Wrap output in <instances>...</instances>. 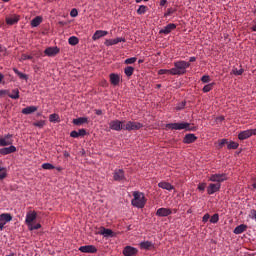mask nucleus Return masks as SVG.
I'll return each instance as SVG.
<instances>
[{
    "label": "nucleus",
    "mask_w": 256,
    "mask_h": 256,
    "mask_svg": "<svg viewBox=\"0 0 256 256\" xmlns=\"http://www.w3.org/2000/svg\"><path fill=\"white\" fill-rule=\"evenodd\" d=\"M166 129L171 131H197V127L189 122L168 123L166 124Z\"/></svg>",
    "instance_id": "nucleus-1"
},
{
    "label": "nucleus",
    "mask_w": 256,
    "mask_h": 256,
    "mask_svg": "<svg viewBox=\"0 0 256 256\" xmlns=\"http://www.w3.org/2000/svg\"><path fill=\"white\" fill-rule=\"evenodd\" d=\"M191 63L185 61L174 62V68H171V75H185Z\"/></svg>",
    "instance_id": "nucleus-2"
},
{
    "label": "nucleus",
    "mask_w": 256,
    "mask_h": 256,
    "mask_svg": "<svg viewBox=\"0 0 256 256\" xmlns=\"http://www.w3.org/2000/svg\"><path fill=\"white\" fill-rule=\"evenodd\" d=\"M133 199L131 201L133 207H137V209H143L145 207V203H147V199H145V194L139 191L133 192Z\"/></svg>",
    "instance_id": "nucleus-3"
},
{
    "label": "nucleus",
    "mask_w": 256,
    "mask_h": 256,
    "mask_svg": "<svg viewBox=\"0 0 256 256\" xmlns=\"http://www.w3.org/2000/svg\"><path fill=\"white\" fill-rule=\"evenodd\" d=\"M228 177L225 173H216L209 176L208 181H212V183H223L224 181H227Z\"/></svg>",
    "instance_id": "nucleus-4"
},
{
    "label": "nucleus",
    "mask_w": 256,
    "mask_h": 256,
    "mask_svg": "<svg viewBox=\"0 0 256 256\" xmlns=\"http://www.w3.org/2000/svg\"><path fill=\"white\" fill-rule=\"evenodd\" d=\"M143 128V124L135 121H128L126 124L124 123V131H139V129Z\"/></svg>",
    "instance_id": "nucleus-5"
},
{
    "label": "nucleus",
    "mask_w": 256,
    "mask_h": 256,
    "mask_svg": "<svg viewBox=\"0 0 256 256\" xmlns=\"http://www.w3.org/2000/svg\"><path fill=\"white\" fill-rule=\"evenodd\" d=\"M124 125L125 121L121 120H111L109 122V128L112 129V131H124Z\"/></svg>",
    "instance_id": "nucleus-6"
},
{
    "label": "nucleus",
    "mask_w": 256,
    "mask_h": 256,
    "mask_svg": "<svg viewBox=\"0 0 256 256\" xmlns=\"http://www.w3.org/2000/svg\"><path fill=\"white\" fill-rule=\"evenodd\" d=\"M11 221H13V216H11L10 213L0 214V225H2L3 229H5V225H7V223H11Z\"/></svg>",
    "instance_id": "nucleus-7"
},
{
    "label": "nucleus",
    "mask_w": 256,
    "mask_h": 256,
    "mask_svg": "<svg viewBox=\"0 0 256 256\" xmlns=\"http://www.w3.org/2000/svg\"><path fill=\"white\" fill-rule=\"evenodd\" d=\"M124 256H137L139 250L133 246H126L122 251Z\"/></svg>",
    "instance_id": "nucleus-8"
},
{
    "label": "nucleus",
    "mask_w": 256,
    "mask_h": 256,
    "mask_svg": "<svg viewBox=\"0 0 256 256\" xmlns=\"http://www.w3.org/2000/svg\"><path fill=\"white\" fill-rule=\"evenodd\" d=\"M218 191H221V184L219 183H210L207 187L208 195H214V193H217Z\"/></svg>",
    "instance_id": "nucleus-9"
},
{
    "label": "nucleus",
    "mask_w": 256,
    "mask_h": 256,
    "mask_svg": "<svg viewBox=\"0 0 256 256\" xmlns=\"http://www.w3.org/2000/svg\"><path fill=\"white\" fill-rule=\"evenodd\" d=\"M175 29H177V25L170 23V24L166 25L164 28H162L159 31V34L160 35H169V33H171V31H175Z\"/></svg>",
    "instance_id": "nucleus-10"
},
{
    "label": "nucleus",
    "mask_w": 256,
    "mask_h": 256,
    "mask_svg": "<svg viewBox=\"0 0 256 256\" xmlns=\"http://www.w3.org/2000/svg\"><path fill=\"white\" fill-rule=\"evenodd\" d=\"M114 181H125V171L123 169H116L113 173Z\"/></svg>",
    "instance_id": "nucleus-11"
},
{
    "label": "nucleus",
    "mask_w": 256,
    "mask_h": 256,
    "mask_svg": "<svg viewBox=\"0 0 256 256\" xmlns=\"http://www.w3.org/2000/svg\"><path fill=\"white\" fill-rule=\"evenodd\" d=\"M35 219H37V212H35V211L27 212L26 220H25L26 225H28V227H29L30 225L33 224V221H35Z\"/></svg>",
    "instance_id": "nucleus-12"
},
{
    "label": "nucleus",
    "mask_w": 256,
    "mask_h": 256,
    "mask_svg": "<svg viewBox=\"0 0 256 256\" xmlns=\"http://www.w3.org/2000/svg\"><path fill=\"white\" fill-rule=\"evenodd\" d=\"M78 250L81 253H97V247L93 245L80 246Z\"/></svg>",
    "instance_id": "nucleus-13"
},
{
    "label": "nucleus",
    "mask_w": 256,
    "mask_h": 256,
    "mask_svg": "<svg viewBox=\"0 0 256 256\" xmlns=\"http://www.w3.org/2000/svg\"><path fill=\"white\" fill-rule=\"evenodd\" d=\"M172 213L173 211L170 208H159L156 211L157 217H169Z\"/></svg>",
    "instance_id": "nucleus-14"
},
{
    "label": "nucleus",
    "mask_w": 256,
    "mask_h": 256,
    "mask_svg": "<svg viewBox=\"0 0 256 256\" xmlns=\"http://www.w3.org/2000/svg\"><path fill=\"white\" fill-rule=\"evenodd\" d=\"M59 51L57 47H48L44 50V54L47 55V57H55V55H58Z\"/></svg>",
    "instance_id": "nucleus-15"
},
{
    "label": "nucleus",
    "mask_w": 256,
    "mask_h": 256,
    "mask_svg": "<svg viewBox=\"0 0 256 256\" xmlns=\"http://www.w3.org/2000/svg\"><path fill=\"white\" fill-rule=\"evenodd\" d=\"M117 43H125V38L108 39L104 42V45L111 47L112 45H117Z\"/></svg>",
    "instance_id": "nucleus-16"
},
{
    "label": "nucleus",
    "mask_w": 256,
    "mask_h": 256,
    "mask_svg": "<svg viewBox=\"0 0 256 256\" xmlns=\"http://www.w3.org/2000/svg\"><path fill=\"white\" fill-rule=\"evenodd\" d=\"M140 249L144 251H150V249H153L155 247V244L151 241H143L139 244Z\"/></svg>",
    "instance_id": "nucleus-17"
},
{
    "label": "nucleus",
    "mask_w": 256,
    "mask_h": 256,
    "mask_svg": "<svg viewBox=\"0 0 256 256\" xmlns=\"http://www.w3.org/2000/svg\"><path fill=\"white\" fill-rule=\"evenodd\" d=\"M85 135H87V130H85L84 128L79 129L78 132L73 130L70 133V137H72L73 139H77L78 137H85Z\"/></svg>",
    "instance_id": "nucleus-18"
},
{
    "label": "nucleus",
    "mask_w": 256,
    "mask_h": 256,
    "mask_svg": "<svg viewBox=\"0 0 256 256\" xmlns=\"http://www.w3.org/2000/svg\"><path fill=\"white\" fill-rule=\"evenodd\" d=\"M16 151L17 147L11 145L10 147L0 149V155H11V153H15Z\"/></svg>",
    "instance_id": "nucleus-19"
},
{
    "label": "nucleus",
    "mask_w": 256,
    "mask_h": 256,
    "mask_svg": "<svg viewBox=\"0 0 256 256\" xmlns=\"http://www.w3.org/2000/svg\"><path fill=\"white\" fill-rule=\"evenodd\" d=\"M196 141H197V136H195V134H186L183 139V143H185L186 145L195 143Z\"/></svg>",
    "instance_id": "nucleus-20"
},
{
    "label": "nucleus",
    "mask_w": 256,
    "mask_h": 256,
    "mask_svg": "<svg viewBox=\"0 0 256 256\" xmlns=\"http://www.w3.org/2000/svg\"><path fill=\"white\" fill-rule=\"evenodd\" d=\"M106 35H109V32H107L105 30H97L93 34L92 39H93V41H97V40L101 39V37H105Z\"/></svg>",
    "instance_id": "nucleus-21"
},
{
    "label": "nucleus",
    "mask_w": 256,
    "mask_h": 256,
    "mask_svg": "<svg viewBox=\"0 0 256 256\" xmlns=\"http://www.w3.org/2000/svg\"><path fill=\"white\" fill-rule=\"evenodd\" d=\"M120 81H121V77L119 76V74H116V73L110 74L111 85L117 86V85H119Z\"/></svg>",
    "instance_id": "nucleus-22"
},
{
    "label": "nucleus",
    "mask_w": 256,
    "mask_h": 256,
    "mask_svg": "<svg viewBox=\"0 0 256 256\" xmlns=\"http://www.w3.org/2000/svg\"><path fill=\"white\" fill-rule=\"evenodd\" d=\"M20 16L19 15H12L10 17H6L7 25H15L19 23Z\"/></svg>",
    "instance_id": "nucleus-23"
},
{
    "label": "nucleus",
    "mask_w": 256,
    "mask_h": 256,
    "mask_svg": "<svg viewBox=\"0 0 256 256\" xmlns=\"http://www.w3.org/2000/svg\"><path fill=\"white\" fill-rule=\"evenodd\" d=\"M99 235H103L104 237H113V230L107 229L105 227H100Z\"/></svg>",
    "instance_id": "nucleus-24"
},
{
    "label": "nucleus",
    "mask_w": 256,
    "mask_h": 256,
    "mask_svg": "<svg viewBox=\"0 0 256 256\" xmlns=\"http://www.w3.org/2000/svg\"><path fill=\"white\" fill-rule=\"evenodd\" d=\"M73 125H76V126H80V125H83L85 123H89V118L87 117H79V118H76L72 121Z\"/></svg>",
    "instance_id": "nucleus-25"
},
{
    "label": "nucleus",
    "mask_w": 256,
    "mask_h": 256,
    "mask_svg": "<svg viewBox=\"0 0 256 256\" xmlns=\"http://www.w3.org/2000/svg\"><path fill=\"white\" fill-rule=\"evenodd\" d=\"M38 109L39 108L37 106H28L22 109V113L23 115H31V113H35V111H38Z\"/></svg>",
    "instance_id": "nucleus-26"
},
{
    "label": "nucleus",
    "mask_w": 256,
    "mask_h": 256,
    "mask_svg": "<svg viewBox=\"0 0 256 256\" xmlns=\"http://www.w3.org/2000/svg\"><path fill=\"white\" fill-rule=\"evenodd\" d=\"M158 187H160V189H165L166 191H173V189H175L169 182H159Z\"/></svg>",
    "instance_id": "nucleus-27"
},
{
    "label": "nucleus",
    "mask_w": 256,
    "mask_h": 256,
    "mask_svg": "<svg viewBox=\"0 0 256 256\" xmlns=\"http://www.w3.org/2000/svg\"><path fill=\"white\" fill-rule=\"evenodd\" d=\"M249 137H251V132H250L249 129L248 130H244V131H242V132H240L238 134V139L240 141H245V139H249Z\"/></svg>",
    "instance_id": "nucleus-28"
},
{
    "label": "nucleus",
    "mask_w": 256,
    "mask_h": 256,
    "mask_svg": "<svg viewBox=\"0 0 256 256\" xmlns=\"http://www.w3.org/2000/svg\"><path fill=\"white\" fill-rule=\"evenodd\" d=\"M245 231H247V225L240 224L234 229L233 233L235 235H241V233H245Z\"/></svg>",
    "instance_id": "nucleus-29"
},
{
    "label": "nucleus",
    "mask_w": 256,
    "mask_h": 256,
    "mask_svg": "<svg viewBox=\"0 0 256 256\" xmlns=\"http://www.w3.org/2000/svg\"><path fill=\"white\" fill-rule=\"evenodd\" d=\"M43 23V18L41 16H36L31 21V27H39Z\"/></svg>",
    "instance_id": "nucleus-30"
},
{
    "label": "nucleus",
    "mask_w": 256,
    "mask_h": 256,
    "mask_svg": "<svg viewBox=\"0 0 256 256\" xmlns=\"http://www.w3.org/2000/svg\"><path fill=\"white\" fill-rule=\"evenodd\" d=\"M13 71H14L15 75H17L19 77V79H24L25 81H27V79H29L27 74L22 73L21 71H19V69L13 68Z\"/></svg>",
    "instance_id": "nucleus-31"
},
{
    "label": "nucleus",
    "mask_w": 256,
    "mask_h": 256,
    "mask_svg": "<svg viewBox=\"0 0 256 256\" xmlns=\"http://www.w3.org/2000/svg\"><path fill=\"white\" fill-rule=\"evenodd\" d=\"M134 72H135V68L133 66H127L124 69V73H125L126 77H131Z\"/></svg>",
    "instance_id": "nucleus-32"
},
{
    "label": "nucleus",
    "mask_w": 256,
    "mask_h": 256,
    "mask_svg": "<svg viewBox=\"0 0 256 256\" xmlns=\"http://www.w3.org/2000/svg\"><path fill=\"white\" fill-rule=\"evenodd\" d=\"M9 145H13V140H7L5 138H0V146L7 147Z\"/></svg>",
    "instance_id": "nucleus-33"
},
{
    "label": "nucleus",
    "mask_w": 256,
    "mask_h": 256,
    "mask_svg": "<svg viewBox=\"0 0 256 256\" xmlns=\"http://www.w3.org/2000/svg\"><path fill=\"white\" fill-rule=\"evenodd\" d=\"M49 121L50 123H59V121H61L59 114H50Z\"/></svg>",
    "instance_id": "nucleus-34"
},
{
    "label": "nucleus",
    "mask_w": 256,
    "mask_h": 256,
    "mask_svg": "<svg viewBox=\"0 0 256 256\" xmlns=\"http://www.w3.org/2000/svg\"><path fill=\"white\" fill-rule=\"evenodd\" d=\"M68 43L69 45H72V46L79 45V38H77V36H71L68 39Z\"/></svg>",
    "instance_id": "nucleus-35"
},
{
    "label": "nucleus",
    "mask_w": 256,
    "mask_h": 256,
    "mask_svg": "<svg viewBox=\"0 0 256 256\" xmlns=\"http://www.w3.org/2000/svg\"><path fill=\"white\" fill-rule=\"evenodd\" d=\"M10 99H19V89H13L12 94H8Z\"/></svg>",
    "instance_id": "nucleus-36"
},
{
    "label": "nucleus",
    "mask_w": 256,
    "mask_h": 256,
    "mask_svg": "<svg viewBox=\"0 0 256 256\" xmlns=\"http://www.w3.org/2000/svg\"><path fill=\"white\" fill-rule=\"evenodd\" d=\"M214 85H215V83H210V84L205 85L202 89L203 93H209V91H212Z\"/></svg>",
    "instance_id": "nucleus-37"
},
{
    "label": "nucleus",
    "mask_w": 256,
    "mask_h": 256,
    "mask_svg": "<svg viewBox=\"0 0 256 256\" xmlns=\"http://www.w3.org/2000/svg\"><path fill=\"white\" fill-rule=\"evenodd\" d=\"M137 13H138V15H145V13H147V6L141 5V6L137 9Z\"/></svg>",
    "instance_id": "nucleus-38"
},
{
    "label": "nucleus",
    "mask_w": 256,
    "mask_h": 256,
    "mask_svg": "<svg viewBox=\"0 0 256 256\" xmlns=\"http://www.w3.org/2000/svg\"><path fill=\"white\" fill-rule=\"evenodd\" d=\"M42 169H45L46 171H51V169H55V166L51 163H44L42 164Z\"/></svg>",
    "instance_id": "nucleus-39"
},
{
    "label": "nucleus",
    "mask_w": 256,
    "mask_h": 256,
    "mask_svg": "<svg viewBox=\"0 0 256 256\" xmlns=\"http://www.w3.org/2000/svg\"><path fill=\"white\" fill-rule=\"evenodd\" d=\"M34 127H38L39 129H43L45 127V120H40L33 123Z\"/></svg>",
    "instance_id": "nucleus-40"
},
{
    "label": "nucleus",
    "mask_w": 256,
    "mask_h": 256,
    "mask_svg": "<svg viewBox=\"0 0 256 256\" xmlns=\"http://www.w3.org/2000/svg\"><path fill=\"white\" fill-rule=\"evenodd\" d=\"M239 147V143L231 141L228 145H227V149H237Z\"/></svg>",
    "instance_id": "nucleus-41"
},
{
    "label": "nucleus",
    "mask_w": 256,
    "mask_h": 256,
    "mask_svg": "<svg viewBox=\"0 0 256 256\" xmlns=\"http://www.w3.org/2000/svg\"><path fill=\"white\" fill-rule=\"evenodd\" d=\"M176 12H177V9H175V8H168L167 12L164 14V17H169V16L173 15V13H176Z\"/></svg>",
    "instance_id": "nucleus-42"
},
{
    "label": "nucleus",
    "mask_w": 256,
    "mask_h": 256,
    "mask_svg": "<svg viewBox=\"0 0 256 256\" xmlns=\"http://www.w3.org/2000/svg\"><path fill=\"white\" fill-rule=\"evenodd\" d=\"M243 72H244V70H243V68H241V69H237V68H233L232 69V73H233V75H243Z\"/></svg>",
    "instance_id": "nucleus-43"
},
{
    "label": "nucleus",
    "mask_w": 256,
    "mask_h": 256,
    "mask_svg": "<svg viewBox=\"0 0 256 256\" xmlns=\"http://www.w3.org/2000/svg\"><path fill=\"white\" fill-rule=\"evenodd\" d=\"M210 223H219V214H214L211 218H210Z\"/></svg>",
    "instance_id": "nucleus-44"
},
{
    "label": "nucleus",
    "mask_w": 256,
    "mask_h": 256,
    "mask_svg": "<svg viewBox=\"0 0 256 256\" xmlns=\"http://www.w3.org/2000/svg\"><path fill=\"white\" fill-rule=\"evenodd\" d=\"M171 75V69L167 70V69H160L158 71V75Z\"/></svg>",
    "instance_id": "nucleus-45"
},
{
    "label": "nucleus",
    "mask_w": 256,
    "mask_h": 256,
    "mask_svg": "<svg viewBox=\"0 0 256 256\" xmlns=\"http://www.w3.org/2000/svg\"><path fill=\"white\" fill-rule=\"evenodd\" d=\"M137 61V58L132 57L125 60V65H133Z\"/></svg>",
    "instance_id": "nucleus-46"
},
{
    "label": "nucleus",
    "mask_w": 256,
    "mask_h": 256,
    "mask_svg": "<svg viewBox=\"0 0 256 256\" xmlns=\"http://www.w3.org/2000/svg\"><path fill=\"white\" fill-rule=\"evenodd\" d=\"M28 227H29L30 231H35L37 229H41V225L39 223L36 225L30 224Z\"/></svg>",
    "instance_id": "nucleus-47"
},
{
    "label": "nucleus",
    "mask_w": 256,
    "mask_h": 256,
    "mask_svg": "<svg viewBox=\"0 0 256 256\" xmlns=\"http://www.w3.org/2000/svg\"><path fill=\"white\" fill-rule=\"evenodd\" d=\"M33 59V56L27 55V54H22L21 55V61H27Z\"/></svg>",
    "instance_id": "nucleus-48"
},
{
    "label": "nucleus",
    "mask_w": 256,
    "mask_h": 256,
    "mask_svg": "<svg viewBox=\"0 0 256 256\" xmlns=\"http://www.w3.org/2000/svg\"><path fill=\"white\" fill-rule=\"evenodd\" d=\"M202 83H209V81H211V77H209V75H204L201 78Z\"/></svg>",
    "instance_id": "nucleus-49"
},
{
    "label": "nucleus",
    "mask_w": 256,
    "mask_h": 256,
    "mask_svg": "<svg viewBox=\"0 0 256 256\" xmlns=\"http://www.w3.org/2000/svg\"><path fill=\"white\" fill-rule=\"evenodd\" d=\"M77 15H79V12L77 11L76 8H74V9H72V10L70 11V16H71V17H77Z\"/></svg>",
    "instance_id": "nucleus-50"
},
{
    "label": "nucleus",
    "mask_w": 256,
    "mask_h": 256,
    "mask_svg": "<svg viewBox=\"0 0 256 256\" xmlns=\"http://www.w3.org/2000/svg\"><path fill=\"white\" fill-rule=\"evenodd\" d=\"M186 102H182L177 105L176 109L177 111H181V109H185Z\"/></svg>",
    "instance_id": "nucleus-51"
},
{
    "label": "nucleus",
    "mask_w": 256,
    "mask_h": 256,
    "mask_svg": "<svg viewBox=\"0 0 256 256\" xmlns=\"http://www.w3.org/2000/svg\"><path fill=\"white\" fill-rule=\"evenodd\" d=\"M211 219V216L209 214H205L202 218L203 223H207Z\"/></svg>",
    "instance_id": "nucleus-52"
},
{
    "label": "nucleus",
    "mask_w": 256,
    "mask_h": 256,
    "mask_svg": "<svg viewBox=\"0 0 256 256\" xmlns=\"http://www.w3.org/2000/svg\"><path fill=\"white\" fill-rule=\"evenodd\" d=\"M6 178H7V170L1 172V174H0V181H3V179H6Z\"/></svg>",
    "instance_id": "nucleus-53"
},
{
    "label": "nucleus",
    "mask_w": 256,
    "mask_h": 256,
    "mask_svg": "<svg viewBox=\"0 0 256 256\" xmlns=\"http://www.w3.org/2000/svg\"><path fill=\"white\" fill-rule=\"evenodd\" d=\"M227 143H229L227 139H222L220 140L219 147H223V145H227Z\"/></svg>",
    "instance_id": "nucleus-54"
},
{
    "label": "nucleus",
    "mask_w": 256,
    "mask_h": 256,
    "mask_svg": "<svg viewBox=\"0 0 256 256\" xmlns=\"http://www.w3.org/2000/svg\"><path fill=\"white\" fill-rule=\"evenodd\" d=\"M205 187H206V184L205 183H201L198 185V190L199 191H205Z\"/></svg>",
    "instance_id": "nucleus-55"
},
{
    "label": "nucleus",
    "mask_w": 256,
    "mask_h": 256,
    "mask_svg": "<svg viewBox=\"0 0 256 256\" xmlns=\"http://www.w3.org/2000/svg\"><path fill=\"white\" fill-rule=\"evenodd\" d=\"M249 131H250V137H253V135H256V128L249 129Z\"/></svg>",
    "instance_id": "nucleus-56"
},
{
    "label": "nucleus",
    "mask_w": 256,
    "mask_h": 256,
    "mask_svg": "<svg viewBox=\"0 0 256 256\" xmlns=\"http://www.w3.org/2000/svg\"><path fill=\"white\" fill-rule=\"evenodd\" d=\"M0 95H9V91H7V90H0Z\"/></svg>",
    "instance_id": "nucleus-57"
},
{
    "label": "nucleus",
    "mask_w": 256,
    "mask_h": 256,
    "mask_svg": "<svg viewBox=\"0 0 256 256\" xmlns=\"http://www.w3.org/2000/svg\"><path fill=\"white\" fill-rule=\"evenodd\" d=\"M195 61H197V58L195 56L190 57L189 63H195Z\"/></svg>",
    "instance_id": "nucleus-58"
},
{
    "label": "nucleus",
    "mask_w": 256,
    "mask_h": 256,
    "mask_svg": "<svg viewBox=\"0 0 256 256\" xmlns=\"http://www.w3.org/2000/svg\"><path fill=\"white\" fill-rule=\"evenodd\" d=\"M251 217H252V219H256V211L255 210H251Z\"/></svg>",
    "instance_id": "nucleus-59"
},
{
    "label": "nucleus",
    "mask_w": 256,
    "mask_h": 256,
    "mask_svg": "<svg viewBox=\"0 0 256 256\" xmlns=\"http://www.w3.org/2000/svg\"><path fill=\"white\" fill-rule=\"evenodd\" d=\"M11 137H13V134H7L4 136V139L9 141V139H11Z\"/></svg>",
    "instance_id": "nucleus-60"
},
{
    "label": "nucleus",
    "mask_w": 256,
    "mask_h": 256,
    "mask_svg": "<svg viewBox=\"0 0 256 256\" xmlns=\"http://www.w3.org/2000/svg\"><path fill=\"white\" fill-rule=\"evenodd\" d=\"M96 115H103V111L102 110H95Z\"/></svg>",
    "instance_id": "nucleus-61"
},
{
    "label": "nucleus",
    "mask_w": 256,
    "mask_h": 256,
    "mask_svg": "<svg viewBox=\"0 0 256 256\" xmlns=\"http://www.w3.org/2000/svg\"><path fill=\"white\" fill-rule=\"evenodd\" d=\"M217 121H220V122H221V121H225V116H220V117H218V118H217Z\"/></svg>",
    "instance_id": "nucleus-62"
},
{
    "label": "nucleus",
    "mask_w": 256,
    "mask_h": 256,
    "mask_svg": "<svg viewBox=\"0 0 256 256\" xmlns=\"http://www.w3.org/2000/svg\"><path fill=\"white\" fill-rule=\"evenodd\" d=\"M58 25H61L63 27L65 25H67V22L60 21V22H58Z\"/></svg>",
    "instance_id": "nucleus-63"
},
{
    "label": "nucleus",
    "mask_w": 256,
    "mask_h": 256,
    "mask_svg": "<svg viewBox=\"0 0 256 256\" xmlns=\"http://www.w3.org/2000/svg\"><path fill=\"white\" fill-rule=\"evenodd\" d=\"M167 3V0H161L160 5H165Z\"/></svg>",
    "instance_id": "nucleus-64"
}]
</instances>
